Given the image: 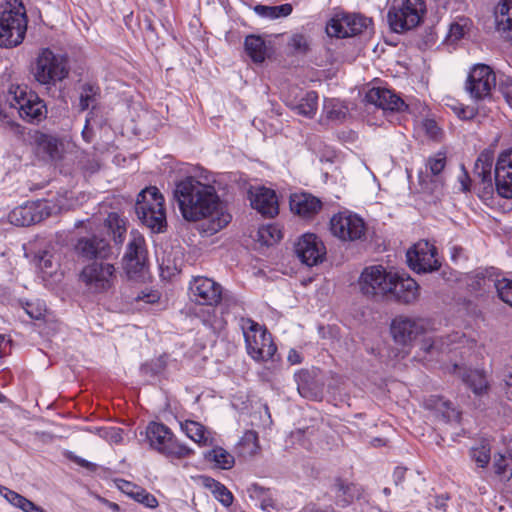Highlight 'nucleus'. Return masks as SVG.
<instances>
[{
    "mask_svg": "<svg viewBox=\"0 0 512 512\" xmlns=\"http://www.w3.org/2000/svg\"><path fill=\"white\" fill-rule=\"evenodd\" d=\"M173 197L186 221L208 220L207 226L203 229L208 235L217 233L231 221V216L224 210L216 188L196 177L187 176L179 180L175 184Z\"/></svg>",
    "mask_w": 512,
    "mask_h": 512,
    "instance_id": "1",
    "label": "nucleus"
},
{
    "mask_svg": "<svg viewBox=\"0 0 512 512\" xmlns=\"http://www.w3.org/2000/svg\"><path fill=\"white\" fill-rule=\"evenodd\" d=\"M165 200L155 186L143 189L137 196L135 212L143 225L160 233L166 226Z\"/></svg>",
    "mask_w": 512,
    "mask_h": 512,
    "instance_id": "2",
    "label": "nucleus"
},
{
    "mask_svg": "<svg viewBox=\"0 0 512 512\" xmlns=\"http://www.w3.org/2000/svg\"><path fill=\"white\" fill-rule=\"evenodd\" d=\"M32 75L37 83L49 90L68 77L67 58L49 48H43L32 66Z\"/></svg>",
    "mask_w": 512,
    "mask_h": 512,
    "instance_id": "3",
    "label": "nucleus"
},
{
    "mask_svg": "<svg viewBox=\"0 0 512 512\" xmlns=\"http://www.w3.org/2000/svg\"><path fill=\"white\" fill-rule=\"evenodd\" d=\"M9 9L0 15V47L11 48L22 43L27 30L26 10L21 0H9Z\"/></svg>",
    "mask_w": 512,
    "mask_h": 512,
    "instance_id": "4",
    "label": "nucleus"
},
{
    "mask_svg": "<svg viewBox=\"0 0 512 512\" xmlns=\"http://www.w3.org/2000/svg\"><path fill=\"white\" fill-rule=\"evenodd\" d=\"M150 447L169 459L189 457L193 450L179 442L170 428L158 422H150L145 430Z\"/></svg>",
    "mask_w": 512,
    "mask_h": 512,
    "instance_id": "5",
    "label": "nucleus"
},
{
    "mask_svg": "<svg viewBox=\"0 0 512 512\" xmlns=\"http://www.w3.org/2000/svg\"><path fill=\"white\" fill-rule=\"evenodd\" d=\"M241 329L245 338L247 353L255 361H268L273 358L277 347L271 334L250 318L241 319Z\"/></svg>",
    "mask_w": 512,
    "mask_h": 512,
    "instance_id": "6",
    "label": "nucleus"
},
{
    "mask_svg": "<svg viewBox=\"0 0 512 512\" xmlns=\"http://www.w3.org/2000/svg\"><path fill=\"white\" fill-rule=\"evenodd\" d=\"M425 12L426 5L423 0H393L387 20L392 31L402 33L417 27Z\"/></svg>",
    "mask_w": 512,
    "mask_h": 512,
    "instance_id": "7",
    "label": "nucleus"
},
{
    "mask_svg": "<svg viewBox=\"0 0 512 512\" xmlns=\"http://www.w3.org/2000/svg\"><path fill=\"white\" fill-rule=\"evenodd\" d=\"M8 102L18 110L19 116L30 123H39L47 117L44 101L26 86L11 85L8 91Z\"/></svg>",
    "mask_w": 512,
    "mask_h": 512,
    "instance_id": "8",
    "label": "nucleus"
},
{
    "mask_svg": "<svg viewBox=\"0 0 512 512\" xmlns=\"http://www.w3.org/2000/svg\"><path fill=\"white\" fill-rule=\"evenodd\" d=\"M392 275L381 265L364 268L358 279L360 292L367 298L387 295L391 291Z\"/></svg>",
    "mask_w": 512,
    "mask_h": 512,
    "instance_id": "9",
    "label": "nucleus"
},
{
    "mask_svg": "<svg viewBox=\"0 0 512 512\" xmlns=\"http://www.w3.org/2000/svg\"><path fill=\"white\" fill-rule=\"evenodd\" d=\"M79 278L89 291L102 293L113 287L116 270L110 263L94 261L83 267Z\"/></svg>",
    "mask_w": 512,
    "mask_h": 512,
    "instance_id": "10",
    "label": "nucleus"
},
{
    "mask_svg": "<svg viewBox=\"0 0 512 512\" xmlns=\"http://www.w3.org/2000/svg\"><path fill=\"white\" fill-rule=\"evenodd\" d=\"M330 231L343 241H356L365 236L366 224L357 214L343 211L331 218Z\"/></svg>",
    "mask_w": 512,
    "mask_h": 512,
    "instance_id": "11",
    "label": "nucleus"
},
{
    "mask_svg": "<svg viewBox=\"0 0 512 512\" xmlns=\"http://www.w3.org/2000/svg\"><path fill=\"white\" fill-rule=\"evenodd\" d=\"M496 85V75L492 68L486 64H475L468 75L466 90L477 99L488 97Z\"/></svg>",
    "mask_w": 512,
    "mask_h": 512,
    "instance_id": "12",
    "label": "nucleus"
},
{
    "mask_svg": "<svg viewBox=\"0 0 512 512\" xmlns=\"http://www.w3.org/2000/svg\"><path fill=\"white\" fill-rule=\"evenodd\" d=\"M51 208L47 201L27 202L8 214V221L17 227H27L49 217Z\"/></svg>",
    "mask_w": 512,
    "mask_h": 512,
    "instance_id": "13",
    "label": "nucleus"
},
{
    "mask_svg": "<svg viewBox=\"0 0 512 512\" xmlns=\"http://www.w3.org/2000/svg\"><path fill=\"white\" fill-rule=\"evenodd\" d=\"M436 248L428 241H419L407 251L409 267L417 273H427L437 270L440 263L436 258Z\"/></svg>",
    "mask_w": 512,
    "mask_h": 512,
    "instance_id": "14",
    "label": "nucleus"
},
{
    "mask_svg": "<svg viewBox=\"0 0 512 512\" xmlns=\"http://www.w3.org/2000/svg\"><path fill=\"white\" fill-rule=\"evenodd\" d=\"M189 295L191 300L197 304L216 306L223 298V289L213 279L197 276L190 282Z\"/></svg>",
    "mask_w": 512,
    "mask_h": 512,
    "instance_id": "15",
    "label": "nucleus"
},
{
    "mask_svg": "<svg viewBox=\"0 0 512 512\" xmlns=\"http://www.w3.org/2000/svg\"><path fill=\"white\" fill-rule=\"evenodd\" d=\"M390 332L395 343L407 347L425 332V324L422 319L401 315L392 320Z\"/></svg>",
    "mask_w": 512,
    "mask_h": 512,
    "instance_id": "16",
    "label": "nucleus"
},
{
    "mask_svg": "<svg viewBox=\"0 0 512 512\" xmlns=\"http://www.w3.org/2000/svg\"><path fill=\"white\" fill-rule=\"evenodd\" d=\"M368 19L357 14H338L332 17L326 32L330 37L347 38L358 35L367 28Z\"/></svg>",
    "mask_w": 512,
    "mask_h": 512,
    "instance_id": "17",
    "label": "nucleus"
},
{
    "mask_svg": "<svg viewBox=\"0 0 512 512\" xmlns=\"http://www.w3.org/2000/svg\"><path fill=\"white\" fill-rule=\"evenodd\" d=\"M147 261V250L145 239L142 235L135 232L131 235V240L127 245L126 253L123 257L125 270L130 278L140 274L145 268Z\"/></svg>",
    "mask_w": 512,
    "mask_h": 512,
    "instance_id": "18",
    "label": "nucleus"
},
{
    "mask_svg": "<svg viewBox=\"0 0 512 512\" xmlns=\"http://www.w3.org/2000/svg\"><path fill=\"white\" fill-rule=\"evenodd\" d=\"M295 253L307 266L317 265L322 261L325 247L315 234H304L295 244Z\"/></svg>",
    "mask_w": 512,
    "mask_h": 512,
    "instance_id": "19",
    "label": "nucleus"
},
{
    "mask_svg": "<svg viewBox=\"0 0 512 512\" xmlns=\"http://www.w3.org/2000/svg\"><path fill=\"white\" fill-rule=\"evenodd\" d=\"M495 188L502 198L512 199V150L502 152L495 166Z\"/></svg>",
    "mask_w": 512,
    "mask_h": 512,
    "instance_id": "20",
    "label": "nucleus"
},
{
    "mask_svg": "<svg viewBox=\"0 0 512 512\" xmlns=\"http://www.w3.org/2000/svg\"><path fill=\"white\" fill-rule=\"evenodd\" d=\"M392 287L389 293L404 304L415 303L420 296V287L418 283L408 275H399L393 273Z\"/></svg>",
    "mask_w": 512,
    "mask_h": 512,
    "instance_id": "21",
    "label": "nucleus"
},
{
    "mask_svg": "<svg viewBox=\"0 0 512 512\" xmlns=\"http://www.w3.org/2000/svg\"><path fill=\"white\" fill-rule=\"evenodd\" d=\"M365 99L383 110L403 111L407 108L405 102L392 90L385 87H373L366 93Z\"/></svg>",
    "mask_w": 512,
    "mask_h": 512,
    "instance_id": "22",
    "label": "nucleus"
},
{
    "mask_svg": "<svg viewBox=\"0 0 512 512\" xmlns=\"http://www.w3.org/2000/svg\"><path fill=\"white\" fill-rule=\"evenodd\" d=\"M250 203L253 209L266 217H274L278 214V200L275 192L266 187H258L250 190Z\"/></svg>",
    "mask_w": 512,
    "mask_h": 512,
    "instance_id": "23",
    "label": "nucleus"
},
{
    "mask_svg": "<svg viewBox=\"0 0 512 512\" xmlns=\"http://www.w3.org/2000/svg\"><path fill=\"white\" fill-rule=\"evenodd\" d=\"M75 252L85 259H103L108 256L109 244L97 236L79 238L75 245Z\"/></svg>",
    "mask_w": 512,
    "mask_h": 512,
    "instance_id": "24",
    "label": "nucleus"
},
{
    "mask_svg": "<svg viewBox=\"0 0 512 512\" xmlns=\"http://www.w3.org/2000/svg\"><path fill=\"white\" fill-rule=\"evenodd\" d=\"M321 207V201L309 193H295L290 197L291 211L303 218L313 217Z\"/></svg>",
    "mask_w": 512,
    "mask_h": 512,
    "instance_id": "25",
    "label": "nucleus"
},
{
    "mask_svg": "<svg viewBox=\"0 0 512 512\" xmlns=\"http://www.w3.org/2000/svg\"><path fill=\"white\" fill-rule=\"evenodd\" d=\"M453 373L459 376L477 395H482L488 389L485 373L481 370L467 369L455 364L453 366Z\"/></svg>",
    "mask_w": 512,
    "mask_h": 512,
    "instance_id": "26",
    "label": "nucleus"
},
{
    "mask_svg": "<svg viewBox=\"0 0 512 512\" xmlns=\"http://www.w3.org/2000/svg\"><path fill=\"white\" fill-rule=\"evenodd\" d=\"M493 154L489 151H483L479 154L475 161L473 174L483 184V189L487 192L493 191L492 184V166H493Z\"/></svg>",
    "mask_w": 512,
    "mask_h": 512,
    "instance_id": "27",
    "label": "nucleus"
},
{
    "mask_svg": "<svg viewBox=\"0 0 512 512\" xmlns=\"http://www.w3.org/2000/svg\"><path fill=\"white\" fill-rule=\"evenodd\" d=\"M496 30L508 40L512 39V0H501L495 8Z\"/></svg>",
    "mask_w": 512,
    "mask_h": 512,
    "instance_id": "28",
    "label": "nucleus"
},
{
    "mask_svg": "<svg viewBox=\"0 0 512 512\" xmlns=\"http://www.w3.org/2000/svg\"><path fill=\"white\" fill-rule=\"evenodd\" d=\"M32 139L36 148V152L42 158L54 160L59 157L60 143L56 137L39 131H35L32 136Z\"/></svg>",
    "mask_w": 512,
    "mask_h": 512,
    "instance_id": "29",
    "label": "nucleus"
},
{
    "mask_svg": "<svg viewBox=\"0 0 512 512\" xmlns=\"http://www.w3.org/2000/svg\"><path fill=\"white\" fill-rule=\"evenodd\" d=\"M333 492L336 504L345 507L360 496L361 489L356 484L337 479L333 485Z\"/></svg>",
    "mask_w": 512,
    "mask_h": 512,
    "instance_id": "30",
    "label": "nucleus"
},
{
    "mask_svg": "<svg viewBox=\"0 0 512 512\" xmlns=\"http://www.w3.org/2000/svg\"><path fill=\"white\" fill-rule=\"evenodd\" d=\"M290 106L297 114L312 118L318 109V95L315 91L305 92L299 101L291 102Z\"/></svg>",
    "mask_w": 512,
    "mask_h": 512,
    "instance_id": "31",
    "label": "nucleus"
},
{
    "mask_svg": "<svg viewBox=\"0 0 512 512\" xmlns=\"http://www.w3.org/2000/svg\"><path fill=\"white\" fill-rule=\"evenodd\" d=\"M181 429L188 438L200 445H207L210 440V431L201 423L186 420L181 423Z\"/></svg>",
    "mask_w": 512,
    "mask_h": 512,
    "instance_id": "32",
    "label": "nucleus"
},
{
    "mask_svg": "<svg viewBox=\"0 0 512 512\" xmlns=\"http://www.w3.org/2000/svg\"><path fill=\"white\" fill-rule=\"evenodd\" d=\"M202 485L209 489L213 496L225 507H229L233 503L232 493L219 481L209 477H200Z\"/></svg>",
    "mask_w": 512,
    "mask_h": 512,
    "instance_id": "33",
    "label": "nucleus"
},
{
    "mask_svg": "<svg viewBox=\"0 0 512 512\" xmlns=\"http://www.w3.org/2000/svg\"><path fill=\"white\" fill-rule=\"evenodd\" d=\"M244 47L247 55L255 63H262L267 55L265 41L257 35H248L245 38Z\"/></svg>",
    "mask_w": 512,
    "mask_h": 512,
    "instance_id": "34",
    "label": "nucleus"
},
{
    "mask_svg": "<svg viewBox=\"0 0 512 512\" xmlns=\"http://www.w3.org/2000/svg\"><path fill=\"white\" fill-rule=\"evenodd\" d=\"M204 456L207 461L213 462L220 469H230L235 463L233 455L222 447H214L207 451Z\"/></svg>",
    "mask_w": 512,
    "mask_h": 512,
    "instance_id": "35",
    "label": "nucleus"
},
{
    "mask_svg": "<svg viewBox=\"0 0 512 512\" xmlns=\"http://www.w3.org/2000/svg\"><path fill=\"white\" fill-rule=\"evenodd\" d=\"M259 448L258 434L253 430H247L238 442L239 454L245 458L254 456Z\"/></svg>",
    "mask_w": 512,
    "mask_h": 512,
    "instance_id": "36",
    "label": "nucleus"
},
{
    "mask_svg": "<svg viewBox=\"0 0 512 512\" xmlns=\"http://www.w3.org/2000/svg\"><path fill=\"white\" fill-rule=\"evenodd\" d=\"M254 11L257 15L261 17L277 19L280 17L289 16L293 11V7L289 3L282 4L279 6H266L259 4L254 7Z\"/></svg>",
    "mask_w": 512,
    "mask_h": 512,
    "instance_id": "37",
    "label": "nucleus"
},
{
    "mask_svg": "<svg viewBox=\"0 0 512 512\" xmlns=\"http://www.w3.org/2000/svg\"><path fill=\"white\" fill-rule=\"evenodd\" d=\"M100 96V87L91 84L85 83L81 87L80 97H79V106L82 111L88 109L89 107L94 108L97 104L98 98Z\"/></svg>",
    "mask_w": 512,
    "mask_h": 512,
    "instance_id": "38",
    "label": "nucleus"
},
{
    "mask_svg": "<svg viewBox=\"0 0 512 512\" xmlns=\"http://www.w3.org/2000/svg\"><path fill=\"white\" fill-rule=\"evenodd\" d=\"M282 237V231L276 224L263 225L257 231V240L266 246L276 244Z\"/></svg>",
    "mask_w": 512,
    "mask_h": 512,
    "instance_id": "39",
    "label": "nucleus"
},
{
    "mask_svg": "<svg viewBox=\"0 0 512 512\" xmlns=\"http://www.w3.org/2000/svg\"><path fill=\"white\" fill-rule=\"evenodd\" d=\"M434 408L441 413L447 422L458 423L460 421L461 413L452 406L451 402L437 398L434 401Z\"/></svg>",
    "mask_w": 512,
    "mask_h": 512,
    "instance_id": "40",
    "label": "nucleus"
},
{
    "mask_svg": "<svg viewBox=\"0 0 512 512\" xmlns=\"http://www.w3.org/2000/svg\"><path fill=\"white\" fill-rule=\"evenodd\" d=\"M295 380L297 383V390L302 397L308 399L317 398V393L310 387V375L308 371L301 370L296 373Z\"/></svg>",
    "mask_w": 512,
    "mask_h": 512,
    "instance_id": "41",
    "label": "nucleus"
},
{
    "mask_svg": "<svg viewBox=\"0 0 512 512\" xmlns=\"http://www.w3.org/2000/svg\"><path fill=\"white\" fill-rule=\"evenodd\" d=\"M469 29V19L467 18H459L457 21H454L449 26L448 31V40L451 42H456L460 40Z\"/></svg>",
    "mask_w": 512,
    "mask_h": 512,
    "instance_id": "42",
    "label": "nucleus"
},
{
    "mask_svg": "<svg viewBox=\"0 0 512 512\" xmlns=\"http://www.w3.org/2000/svg\"><path fill=\"white\" fill-rule=\"evenodd\" d=\"M495 288L499 298L512 307V280L506 278L497 280Z\"/></svg>",
    "mask_w": 512,
    "mask_h": 512,
    "instance_id": "43",
    "label": "nucleus"
},
{
    "mask_svg": "<svg viewBox=\"0 0 512 512\" xmlns=\"http://www.w3.org/2000/svg\"><path fill=\"white\" fill-rule=\"evenodd\" d=\"M288 45L296 54H306L310 49L309 40L303 34L292 35Z\"/></svg>",
    "mask_w": 512,
    "mask_h": 512,
    "instance_id": "44",
    "label": "nucleus"
},
{
    "mask_svg": "<svg viewBox=\"0 0 512 512\" xmlns=\"http://www.w3.org/2000/svg\"><path fill=\"white\" fill-rule=\"evenodd\" d=\"M493 467L496 474L505 475L508 473V478L512 477V459H507L502 454L495 455Z\"/></svg>",
    "mask_w": 512,
    "mask_h": 512,
    "instance_id": "45",
    "label": "nucleus"
},
{
    "mask_svg": "<svg viewBox=\"0 0 512 512\" xmlns=\"http://www.w3.org/2000/svg\"><path fill=\"white\" fill-rule=\"evenodd\" d=\"M446 165V156L443 153H437L435 156L427 160L426 167L432 175H439Z\"/></svg>",
    "mask_w": 512,
    "mask_h": 512,
    "instance_id": "46",
    "label": "nucleus"
},
{
    "mask_svg": "<svg viewBox=\"0 0 512 512\" xmlns=\"http://www.w3.org/2000/svg\"><path fill=\"white\" fill-rule=\"evenodd\" d=\"M471 456L479 467L484 468L490 461V449L486 445H481L472 449Z\"/></svg>",
    "mask_w": 512,
    "mask_h": 512,
    "instance_id": "47",
    "label": "nucleus"
},
{
    "mask_svg": "<svg viewBox=\"0 0 512 512\" xmlns=\"http://www.w3.org/2000/svg\"><path fill=\"white\" fill-rule=\"evenodd\" d=\"M252 496H255L257 498L261 499V507L263 509H267L268 507H273L272 499L267 496L269 493L268 489H265L264 487L258 486L256 484L252 485L250 488Z\"/></svg>",
    "mask_w": 512,
    "mask_h": 512,
    "instance_id": "48",
    "label": "nucleus"
},
{
    "mask_svg": "<svg viewBox=\"0 0 512 512\" xmlns=\"http://www.w3.org/2000/svg\"><path fill=\"white\" fill-rule=\"evenodd\" d=\"M134 500L145 505L148 508H155L158 505L157 499L145 489L141 488L134 495Z\"/></svg>",
    "mask_w": 512,
    "mask_h": 512,
    "instance_id": "49",
    "label": "nucleus"
},
{
    "mask_svg": "<svg viewBox=\"0 0 512 512\" xmlns=\"http://www.w3.org/2000/svg\"><path fill=\"white\" fill-rule=\"evenodd\" d=\"M421 349L428 354H433L434 352H444L446 350L442 340L440 339H425L422 343Z\"/></svg>",
    "mask_w": 512,
    "mask_h": 512,
    "instance_id": "50",
    "label": "nucleus"
},
{
    "mask_svg": "<svg viewBox=\"0 0 512 512\" xmlns=\"http://www.w3.org/2000/svg\"><path fill=\"white\" fill-rule=\"evenodd\" d=\"M324 109L326 110L327 117L331 120H339L345 116L342 108H336L333 105V100L325 101Z\"/></svg>",
    "mask_w": 512,
    "mask_h": 512,
    "instance_id": "51",
    "label": "nucleus"
},
{
    "mask_svg": "<svg viewBox=\"0 0 512 512\" xmlns=\"http://www.w3.org/2000/svg\"><path fill=\"white\" fill-rule=\"evenodd\" d=\"M109 225L111 226L115 222L116 230L114 231V240L116 243H122L123 236L126 231L124 225H120V220L116 214H110L108 217Z\"/></svg>",
    "mask_w": 512,
    "mask_h": 512,
    "instance_id": "52",
    "label": "nucleus"
},
{
    "mask_svg": "<svg viewBox=\"0 0 512 512\" xmlns=\"http://www.w3.org/2000/svg\"><path fill=\"white\" fill-rule=\"evenodd\" d=\"M0 494L3 495L6 500L11 503L13 506L17 507L19 502L22 499V495L18 494L15 491H12L6 487L0 486Z\"/></svg>",
    "mask_w": 512,
    "mask_h": 512,
    "instance_id": "53",
    "label": "nucleus"
},
{
    "mask_svg": "<svg viewBox=\"0 0 512 512\" xmlns=\"http://www.w3.org/2000/svg\"><path fill=\"white\" fill-rule=\"evenodd\" d=\"M501 92H502L506 102L512 108V77H506L502 81Z\"/></svg>",
    "mask_w": 512,
    "mask_h": 512,
    "instance_id": "54",
    "label": "nucleus"
},
{
    "mask_svg": "<svg viewBox=\"0 0 512 512\" xmlns=\"http://www.w3.org/2000/svg\"><path fill=\"white\" fill-rule=\"evenodd\" d=\"M462 171H463V173L459 177L460 190L462 192H468V191H470L471 179H470L467 171L465 170L464 166H462Z\"/></svg>",
    "mask_w": 512,
    "mask_h": 512,
    "instance_id": "55",
    "label": "nucleus"
},
{
    "mask_svg": "<svg viewBox=\"0 0 512 512\" xmlns=\"http://www.w3.org/2000/svg\"><path fill=\"white\" fill-rule=\"evenodd\" d=\"M120 489L125 494L134 499V495L136 494L137 491H139L140 487L131 482L123 481V484L120 486Z\"/></svg>",
    "mask_w": 512,
    "mask_h": 512,
    "instance_id": "56",
    "label": "nucleus"
},
{
    "mask_svg": "<svg viewBox=\"0 0 512 512\" xmlns=\"http://www.w3.org/2000/svg\"><path fill=\"white\" fill-rule=\"evenodd\" d=\"M424 127H425L427 133L432 138H436L440 132V129L434 120H430V119L426 120L424 122Z\"/></svg>",
    "mask_w": 512,
    "mask_h": 512,
    "instance_id": "57",
    "label": "nucleus"
},
{
    "mask_svg": "<svg viewBox=\"0 0 512 512\" xmlns=\"http://www.w3.org/2000/svg\"><path fill=\"white\" fill-rule=\"evenodd\" d=\"M38 265L42 269H47L52 267V256L44 251L42 254L38 256Z\"/></svg>",
    "mask_w": 512,
    "mask_h": 512,
    "instance_id": "58",
    "label": "nucleus"
},
{
    "mask_svg": "<svg viewBox=\"0 0 512 512\" xmlns=\"http://www.w3.org/2000/svg\"><path fill=\"white\" fill-rule=\"evenodd\" d=\"M287 360L291 365H298L302 363L303 356L296 349H290L288 352Z\"/></svg>",
    "mask_w": 512,
    "mask_h": 512,
    "instance_id": "59",
    "label": "nucleus"
},
{
    "mask_svg": "<svg viewBox=\"0 0 512 512\" xmlns=\"http://www.w3.org/2000/svg\"><path fill=\"white\" fill-rule=\"evenodd\" d=\"M106 436L114 443L122 441V430L119 428H110L106 431Z\"/></svg>",
    "mask_w": 512,
    "mask_h": 512,
    "instance_id": "60",
    "label": "nucleus"
},
{
    "mask_svg": "<svg viewBox=\"0 0 512 512\" xmlns=\"http://www.w3.org/2000/svg\"><path fill=\"white\" fill-rule=\"evenodd\" d=\"M406 468L396 467L393 472V479L396 485L402 483L405 478Z\"/></svg>",
    "mask_w": 512,
    "mask_h": 512,
    "instance_id": "61",
    "label": "nucleus"
},
{
    "mask_svg": "<svg viewBox=\"0 0 512 512\" xmlns=\"http://www.w3.org/2000/svg\"><path fill=\"white\" fill-rule=\"evenodd\" d=\"M457 114L462 119H472L475 117L476 112L473 108L467 107V108H460L457 111Z\"/></svg>",
    "mask_w": 512,
    "mask_h": 512,
    "instance_id": "62",
    "label": "nucleus"
},
{
    "mask_svg": "<svg viewBox=\"0 0 512 512\" xmlns=\"http://www.w3.org/2000/svg\"><path fill=\"white\" fill-rule=\"evenodd\" d=\"M74 462L78 465H80L81 467H84L88 470H91V471H95L96 468H97V465L92 463V462H89L81 457H75L74 458Z\"/></svg>",
    "mask_w": 512,
    "mask_h": 512,
    "instance_id": "63",
    "label": "nucleus"
},
{
    "mask_svg": "<svg viewBox=\"0 0 512 512\" xmlns=\"http://www.w3.org/2000/svg\"><path fill=\"white\" fill-rule=\"evenodd\" d=\"M35 503L30 501L29 499L22 497L21 501L17 505V508L21 509L23 512H29L32 509Z\"/></svg>",
    "mask_w": 512,
    "mask_h": 512,
    "instance_id": "64",
    "label": "nucleus"
}]
</instances>
